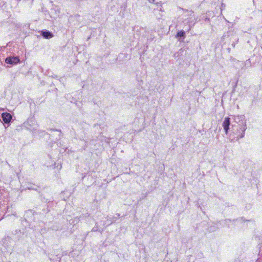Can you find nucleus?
Listing matches in <instances>:
<instances>
[{"mask_svg": "<svg viewBox=\"0 0 262 262\" xmlns=\"http://www.w3.org/2000/svg\"><path fill=\"white\" fill-rule=\"evenodd\" d=\"M230 124V118L229 117H226L223 123V127L226 135L228 134Z\"/></svg>", "mask_w": 262, "mask_h": 262, "instance_id": "obj_1", "label": "nucleus"}, {"mask_svg": "<svg viewBox=\"0 0 262 262\" xmlns=\"http://www.w3.org/2000/svg\"><path fill=\"white\" fill-rule=\"evenodd\" d=\"M246 129V126L245 124H243L242 126L239 128L236 134L237 137L239 138H242L244 136L245 132Z\"/></svg>", "mask_w": 262, "mask_h": 262, "instance_id": "obj_2", "label": "nucleus"}, {"mask_svg": "<svg viewBox=\"0 0 262 262\" xmlns=\"http://www.w3.org/2000/svg\"><path fill=\"white\" fill-rule=\"evenodd\" d=\"M5 61L9 64H16L19 62V59L17 57H8Z\"/></svg>", "mask_w": 262, "mask_h": 262, "instance_id": "obj_3", "label": "nucleus"}, {"mask_svg": "<svg viewBox=\"0 0 262 262\" xmlns=\"http://www.w3.org/2000/svg\"><path fill=\"white\" fill-rule=\"evenodd\" d=\"M2 117L3 118V121L5 123H9L12 119V116L11 114L8 113H3L2 114Z\"/></svg>", "mask_w": 262, "mask_h": 262, "instance_id": "obj_4", "label": "nucleus"}, {"mask_svg": "<svg viewBox=\"0 0 262 262\" xmlns=\"http://www.w3.org/2000/svg\"><path fill=\"white\" fill-rule=\"evenodd\" d=\"M42 35L44 38L47 39L51 38L53 36V34L49 31L42 32Z\"/></svg>", "mask_w": 262, "mask_h": 262, "instance_id": "obj_5", "label": "nucleus"}, {"mask_svg": "<svg viewBox=\"0 0 262 262\" xmlns=\"http://www.w3.org/2000/svg\"><path fill=\"white\" fill-rule=\"evenodd\" d=\"M184 34H185V32L184 31H180L178 32V33L177 34V36L178 37H182V36H183L184 35Z\"/></svg>", "mask_w": 262, "mask_h": 262, "instance_id": "obj_6", "label": "nucleus"}, {"mask_svg": "<svg viewBox=\"0 0 262 262\" xmlns=\"http://www.w3.org/2000/svg\"><path fill=\"white\" fill-rule=\"evenodd\" d=\"M117 215H118V217L120 216V214H117Z\"/></svg>", "mask_w": 262, "mask_h": 262, "instance_id": "obj_7", "label": "nucleus"}]
</instances>
